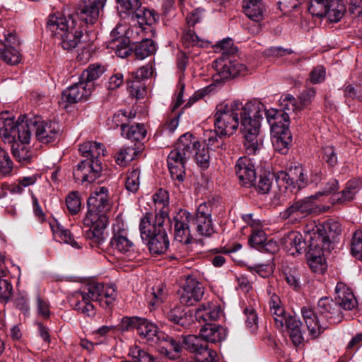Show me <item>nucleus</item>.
<instances>
[{
  "instance_id": "10",
  "label": "nucleus",
  "mask_w": 362,
  "mask_h": 362,
  "mask_svg": "<svg viewBox=\"0 0 362 362\" xmlns=\"http://www.w3.org/2000/svg\"><path fill=\"white\" fill-rule=\"evenodd\" d=\"M83 300L91 299L98 302L103 308H109L115 301L117 292L114 284L93 282L87 286V292H81Z\"/></svg>"
},
{
  "instance_id": "9",
  "label": "nucleus",
  "mask_w": 362,
  "mask_h": 362,
  "mask_svg": "<svg viewBox=\"0 0 362 362\" xmlns=\"http://www.w3.org/2000/svg\"><path fill=\"white\" fill-rule=\"evenodd\" d=\"M124 329L136 328L138 334L148 341L158 344L161 340H167L168 336L162 332H159L156 325L144 318L138 317H124L122 322Z\"/></svg>"
},
{
  "instance_id": "5",
  "label": "nucleus",
  "mask_w": 362,
  "mask_h": 362,
  "mask_svg": "<svg viewBox=\"0 0 362 362\" xmlns=\"http://www.w3.org/2000/svg\"><path fill=\"white\" fill-rule=\"evenodd\" d=\"M262 105L248 102L243 105L241 103L239 115L240 116V131L245 138L244 146L248 154H255L262 146V142L259 138L261 113Z\"/></svg>"
},
{
  "instance_id": "64",
  "label": "nucleus",
  "mask_w": 362,
  "mask_h": 362,
  "mask_svg": "<svg viewBox=\"0 0 362 362\" xmlns=\"http://www.w3.org/2000/svg\"><path fill=\"white\" fill-rule=\"evenodd\" d=\"M184 310L181 306H175L168 312L167 317L171 322L177 325H184Z\"/></svg>"
},
{
  "instance_id": "51",
  "label": "nucleus",
  "mask_w": 362,
  "mask_h": 362,
  "mask_svg": "<svg viewBox=\"0 0 362 362\" xmlns=\"http://www.w3.org/2000/svg\"><path fill=\"white\" fill-rule=\"evenodd\" d=\"M215 47L217 50L222 52L221 57L223 58H229L230 55L235 54L238 51L237 48L233 46V40L230 38L218 42Z\"/></svg>"
},
{
  "instance_id": "18",
  "label": "nucleus",
  "mask_w": 362,
  "mask_h": 362,
  "mask_svg": "<svg viewBox=\"0 0 362 362\" xmlns=\"http://www.w3.org/2000/svg\"><path fill=\"white\" fill-rule=\"evenodd\" d=\"M123 119L125 121L128 119L125 112H119L113 117V122L116 123L117 126L119 125V122H122L120 126L122 134L124 136L132 141H140L144 139L147 134L144 124L138 123L128 126L123 122Z\"/></svg>"
},
{
  "instance_id": "26",
  "label": "nucleus",
  "mask_w": 362,
  "mask_h": 362,
  "mask_svg": "<svg viewBox=\"0 0 362 362\" xmlns=\"http://www.w3.org/2000/svg\"><path fill=\"white\" fill-rule=\"evenodd\" d=\"M199 148V141L192 134L186 133L179 138L176 147L173 150L180 153V156L187 160L193 156Z\"/></svg>"
},
{
  "instance_id": "37",
  "label": "nucleus",
  "mask_w": 362,
  "mask_h": 362,
  "mask_svg": "<svg viewBox=\"0 0 362 362\" xmlns=\"http://www.w3.org/2000/svg\"><path fill=\"white\" fill-rule=\"evenodd\" d=\"M105 67L100 64H93L88 66L81 74L79 79L84 83L93 84L105 72Z\"/></svg>"
},
{
  "instance_id": "58",
  "label": "nucleus",
  "mask_w": 362,
  "mask_h": 362,
  "mask_svg": "<svg viewBox=\"0 0 362 362\" xmlns=\"http://www.w3.org/2000/svg\"><path fill=\"white\" fill-rule=\"evenodd\" d=\"M274 318L275 325L278 329H283L284 328L286 319L288 317L283 306L276 308L270 311Z\"/></svg>"
},
{
  "instance_id": "61",
  "label": "nucleus",
  "mask_w": 362,
  "mask_h": 362,
  "mask_svg": "<svg viewBox=\"0 0 362 362\" xmlns=\"http://www.w3.org/2000/svg\"><path fill=\"white\" fill-rule=\"evenodd\" d=\"M153 291L151 293V298L148 300V305L152 308H156L160 305L165 299V293L162 287H157L152 288Z\"/></svg>"
},
{
  "instance_id": "41",
  "label": "nucleus",
  "mask_w": 362,
  "mask_h": 362,
  "mask_svg": "<svg viewBox=\"0 0 362 362\" xmlns=\"http://www.w3.org/2000/svg\"><path fill=\"white\" fill-rule=\"evenodd\" d=\"M182 344L184 348L189 352L194 353L195 354L200 351V349L205 346L206 341L203 340V338L197 335H187L182 336Z\"/></svg>"
},
{
  "instance_id": "6",
  "label": "nucleus",
  "mask_w": 362,
  "mask_h": 362,
  "mask_svg": "<svg viewBox=\"0 0 362 362\" xmlns=\"http://www.w3.org/2000/svg\"><path fill=\"white\" fill-rule=\"evenodd\" d=\"M341 233V224L334 220H328L317 228V233L311 238L312 243L308 246V253L312 257L311 262H315L320 256L321 250H329L332 240Z\"/></svg>"
},
{
  "instance_id": "60",
  "label": "nucleus",
  "mask_w": 362,
  "mask_h": 362,
  "mask_svg": "<svg viewBox=\"0 0 362 362\" xmlns=\"http://www.w3.org/2000/svg\"><path fill=\"white\" fill-rule=\"evenodd\" d=\"M12 169L13 162L8 153L0 147V173L3 175H8Z\"/></svg>"
},
{
  "instance_id": "20",
  "label": "nucleus",
  "mask_w": 362,
  "mask_h": 362,
  "mask_svg": "<svg viewBox=\"0 0 362 362\" xmlns=\"http://www.w3.org/2000/svg\"><path fill=\"white\" fill-rule=\"evenodd\" d=\"M280 181L286 185V188L288 186H291L296 191H298L305 187L308 179L305 176L304 170L301 167H295L288 172L279 171L276 173V182H279Z\"/></svg>"
},
{
  "instance_id": "52",
  "label": "nucleus",
  "mask_w": 362,
  "mask_h": 362,
  "mask_svg": "<svg viewBox=\"0 0 362 362\" xmlns=\"http://www.w3.org/2000/svg\"><path fill=\"white\" fill-rule=\"evenodd\" d=\"M66 204L70 214H76L80 211L81 206L78 192L74 191L69 193L66 198Z\"/></svg>"
},
{
  "instance_id": "40",
  "label": "nucleus",
  "mask_w": 362,
  "mask_h": 362,
  "mask_svg": "<svg viewBox=\"0 0 362 362\" xmlns=\"http://www.w3.org/2000/svg\"><path fill=\"white\" fill-rule=\"evenodd\" d=\"M156 52V46L154 42L151 39H145L136 45L134 49V54L139 59L144 58L154 54Z\"/></svg>"
},
{
  "instance_id": "17",
  "label": "nucleus",
  "mask_w": 362,
  "mask_h": 362,
  "mask_svg": "<svg viewBox=\"0 0 362 362\" xmlns=\"http://www.w3.org/2000/svg\"><path fill=\"white\" fill-rule=\"evenodd\" d=\"M235 174L239 180L240 184L247 188L255 186L256 180V172L255 166L247 157L240 158L235 166Z\"/></svg>"
},
{
  "instance_id": "48",
  "label": "nucleus",
  "mask_w": 362,
  "mask_h": 362,
  "mask_svg": "<svg viewBox=\"0 0 362 362\" xmlns=\"http://www.w3.org/2000/svg\"><path fill=\"white\" fill-rule=\"evenodd\" d=\"M358 189L354 182H348L346 187L336 194V200L339 203H346L354 199Z\"/></svg>"
},
{
  "instance_id": "57",
  "label": "nucleus",
  "mask_w": 362,
  "mask_h": 362,
  "mask_svg": "<svg viewBox=\"0 0 362 362\" xmlns=\"http://www.w3.org/2000/svg\"><path fill=\"white\" fill-rule=\"evenodd\" d=\"M120 7L127 11H132L135 13L136 18H140L141 13L139 8L141 6V0H116Z\"/></svg>"
},
{
  "instance_id": "8",
  "label": "nucleus",
  "mask_w": 362,
  "mask_h": 362,
  "mask_svg": "<svg viewBox=\"0 0 362 362\" xmlns=\"http://www.w3.org/2000/svg\"><path fill=\"white\" fill-rule=\"evenodd\" d=\"M241 103L235 100L217 107L214 115V125L222 135H233L239 126V111Z\"/></svg>"
},
{
  "instance_id": "38",
  "label": "nucleus",
  "mask_w": 362,
  "mask_h": 362,
  "mask_svg": "<svg viewBox=\"0 0 362 362\" xmlns=\"http://www.w3.org/2000/svg\"><path fill=\"white\" fill-rule=\"evenodd\" d=\"M272 134V144L274 149L281 154H286L288 151V146L292 141L291 132H284L281 134Z\"/></svg>"
},
{
  "instance_id": "21",
  "label": "nucleus",
  "mask_w": 362,
  "mask_h": 362,
  "mask_svg": "<svg viewBox=\"0 0 362 362\" xmlns=\"http://www.w3.org/2000/svg\"><path fill=\"white\" fill-rule=\"evenodd\" d=\"M111 248L117 251L128 259L136 257V252L133 242L127 237L125 230H119L114 233L110 242Z\"/></svg>"
},
{
  "instance_id": "22",
  "label": "nucleus",
  "mask_w": 362,
  "mask_h": 362,
  "mask_svg": "<svg viewBox=\"0 0 362 362\" xmlns=\"http://www.w3.org/2000/svg\"><path fill=\"white\" fill-rule=\"evenodd\" d=\"M175 240L188 244L192 238L189 223L191 222V215L187 211L177 214L173 218Z\"/></svg>"
},
{
  "instance_id": "25",
  "label": "nucleus",
  "mask_w": 362,
  "mask_h": 362,
  "mask_svg": "<svg viewBox=\"0 0 362 362\" xmlns=\"http://www.w3.org/2000/svg\"><path fill=\"white\" fill-rule=\"evenodd\" d=\"M153 74V67L151 64H146L138 69L133 73V77L135 80H128L127 81L128 89L131 94L136 98L143 97L144 88L141 90V81L148 78Z\"/></svg>"
},
{
  "instance_id": "2",
  "label": "nucleus",
  "mask_w": 362,
  "mask_h": 362,
  "mask_svg": "<svg viewBox=\"0 0 362 362\" xmlns=\"http://www.w3.org/2000/svg\"><path fill=\"white\" fill-rule=\"evenodd\" d=\"M170 227L168 214L162 210L154 217L146 213L141 219L139 230L142 240L146 243L153 255L164 254L169 247L167 229Z\"/></svg>"
},
{
  "instance_id": "27",
  "label": "nucleus",
  "mask_w": 362,
  "mask_h": 362,
  "mask_svg": "<svg viewBox=\"0 0 362 362\" xmlns=\"http://www.w3.org/2000/svg\"><path fill=\"white\" fill-rule=\"evenodd\" d=\"M281 243L285 249L293 256L306 250V243L303 235L297 231L288 233L281 239Z\"/></svg>"
},
{
  "instance_id": "30",
  "label": "nucleus",
  "mask_w": 362,
  "mask_h": 362,
  "mask_svg": "<svg viewBox=\"0 0 362 362\" xmlns=\"http://www.w3.org/2000/svg\"><path fill=\"white\" fill-rule=\"evenodd\" d=\"M199 335L206 343H218L226 339V330L221 325L206 323L199 331Z\"/></svg>"
},
{
  "instance_id": "59",
  "label": "nucleus",
  "mask_w": 362,
  "mask_h": 362,
  "mask_svg": "<svg viewBox=\"0 0 362 362\" xmlns=\"http://www.w3.org/2000/svg\"><path fill=\"white\" fill-rule=\"evenodd\" d=\"M322 158L331 168L334 167L338 163L337 153L332 146L322 148Z\"/></svg>"
},
{
  "instance_id": "63",
  "label": "nucleus",
  "mask_w": 362,
  "mask_h": 362,
  "mask_svg": "<svg viewBox=\"0 0 362 362\" xmlns=\"http://www.w3.org/2000/svg\"><path fill=\"white\" fill-rule=\"evenodd\" d=\"M210 156L208 148H202L195 152V160L197 165L203 169H206L209 166Z\"/></svg>"
},
{
  "instance_id": "3",
  "label": "nucleus",
  "mask_w": 362,
  "mask_h": 362,
  "mask_svg": "<svg viewBox=\"0 0 362 362\" xmlns=\"http://www.w3.org/2000/svg\"><path fill=\"white\" fill-rule=\"evenodd\" d=\"M317 314L327 322H320L316 313L308 307L301 308V314L311 339H317L330 325H337L343 319V313L336 300L328 297L321 298L317 305Z\"/></svg>"
},
{
  "instance_id": "7",
  "label": "nucleus",
  "mask_w": 362,
  "mask_h": 362,
  "mask_svg": "<svg viewBox=\"0 0 362 362\" xmlns=\"http://www.w3.org/2000/svg\"><path fill=\"white\" fill-rule=\"evenodd\" d=\"M0 136L4 142L8 144L16 141L29 143L30 127L28 122L23 119L20 121V118L15 122L8 112L0 113Z\"/></svg>"
},
{
  "instance_id": "19",
  "label": "nucleus",
  "mask_w": 362,
  "mask_h": 362,
  "mask_svg": "<svg viewBox=\"0 0 362 362\" xmlns=\"http://www.w3.org/2000/svg\"><path fill=\"white\" fill-rule=\"evenodd\" d=\"M93 84L84 83L79 81L70 86L62 93V99L69 104L77 103L86 100L93 90Z\"/></svg>"
},
{
  "instance_id": "29",
  "label": "nucleus",
  "mask_w": 362,
  "mask_h": 362,
  "mask_svg": "<svg viewBox=\"0 0 362 362\" xmlns=\"http://www.w3.org/2000/svg\"><path fill=\"white\" fill-rule=\"evenodd\" d=\"M187 159L180 156V153L172 150L168 156V166L172 178L183 182L185 175V162Z\"/></svg>"
},
{
  "instance_id": "36",
  "label": "nucleus",
  "mask_w": 362,
  "mask_h": 362,
  "mask_svg": "<svg viewBox=\"0 0 362 362\" xmlns=\"http://www.w3.org/2000/svg\"><path fill=\"white\" fill-rule=\"evenodd\" d=\"M51 227L54 234L64 243L69 244L74 248H81V245L74 239V237L69 229L65 228L58 223H56L55 225L51 224Z\"/></svg>"
},
{
  "instance_id": "23",
  "label": "nucleus",
  "mask_w": 362,
  "mask_h": 362,
  "mask_svg": "<svg viewBox=\"0 0 362 362\" xmlns=\"http://www.w3.org/2000/svg\"><path fill=\"white\" fill-rule=\"evenodd\" d=\"M335 300L340 309L352 310L357 308L358 301L353 291L342 282L337 283L335 288Z\"/></svg>"
},
{
  "instance_id": "44",
  "label": "nucleus",
  "mask_w": 362,
  "mask_h": 362,
  "mask_svg": "<svg viewBox=\"0 0 362 362\" xmlns=\"http://www.w3.org/2000/svg\"><path fill=\"white\" fill-rule=\"evenodd\" d=\"M191 221L196 226L199 234L202 236L210 237L214 233L211 218H196L191 217Z\"/></svg>"
},
{
  "instance_id": "49",
  "label": "nucleus",
  "mask_w": 362,
  "mask_h": 362,
  "mask_svg": "<svg viewBox=\"0 0 362 362\" xmlns=\"http://www.w3.org/2000/svg\"><path fill=\"white\" fill-rule=\"evenodd\" d=\"M351 251L354 257L362 260V230H356L351 242Z\"/></svg>"
},
{
  "instance_id": "12",
  "label": "nucleus",
  "mask_w": 362,
  "mask_h": 362,
  "mask_svg": "<svg viewBox=\"0 0 362 362\" xmlns=\"http://www.w3.org/2000/svg\"><path fill=\"white\" fill-rule=\"evenodd\" d=\"M214 68L216 74L214 76L215 81H223L244 76L247 73V66L232 58L219 57L214 62Z\"/></svg>"
},
{
  "instance_id": "15",
  "label": "nucleus",
  "mask_w": 362,
  "mask_h": 362,
  "mask_svg": "<svg viewBox=\"0 0 362 362\" xmlns=\"http://www.w3.org/2000/svg\"><path fill=\"white\" fill-rule=\"evenodd\" d=\"M179 293L180 303L192 306L202 300L204 287L196 278L187 276Z\"/></svg>"
},
{
  "instance_id": "11",
  "label": "nucleus",
  "mask_w": 362,
  "mask_h": 362,
  "mask_svg": "<svg viewBox=\"0 0 362 362\" xmlns=\"http://www.w3.org/2000/svg\"><path fill=\"white\" fill-rule=\"evenodd\" d=\"M315 197L311 196L295 201L280 213L282 219L289 220L293 223H299L316 210Z\"/></svg>"
},
{
  "instance_id": "14",
  "label": "nucleus",
  "mask_w": 362,
  "mask_h": 362,
  "mask_svg": "<svg viewBox=\"0 0 362 362\" xmlns=\"http://www.w3.org/2000/svg\"><path fill=\"white\" fill-rule=\"evenodd\" d=\"M102 170L101 160L86 159L74 169L73 175L76 182L91 183L100 177Z\"/></svg>"
},
{
  "instance_id": "33",
  "label": "nucleus",
  "mask_w": 362,
  "mask_h": 362,
  "mask_svg": "<svg viewBox=\"0 0 362 362\" xmlns=\"http://www.w3.org/2000/svg\"><path fill=\"white\" fill-rule=\"evenodd\" d=\"M326 18L330 22H338L344 16L346 11L343 0H327Z\"/></svg>"
},
{
  "instance_id": "50",
  "label": "nucleus",
  "mask_w": 362,
  "mask_h": 362,
  "mask_svg": "<svg viewBox=\"0 0 362 362\" xmlns=\"http://www.w3.org/2000/svg\"><path fill=\"white\" fill-rule=\"evenodd\" d=\"M217 354L209 349L207 343L195 355L197 362H217Z\"/></svg>"
},
{
  "instance_id": "53",
  "label": "nucleus",
  "mask_w": 362,
  "mask_h": 362,
  "mask_svg": "<svg viewBox=\"0 0 362 362\" xmlns=\"http://www.w3.org/2000/svg\"><path fill=\"white\" fill-rule=\"evenodd\" d=\"M285 280L287 284L296 291H299L301 288L300 281V273L296 268L289 269L284 272Z\"/></svg>"
},
{
  "instance_id": "56",
  "label": "nucleus",
  "mask_w": 362,
  "mask_h": 362,
  "mask_svg": "<svg viewBox=\"0 0 362 362\" xmlns=\"http://www.w3.org/2000/svg\"><path fill=\"white\" fill-rule=\"evenodd\" d=\"M281 105L282 106L284 110H287L288 112H296L302 110L299 102L296 100V99L290 94L286 95L284 98H281Z\"/></svg>"
},
{
  "instance_id": "1",
  "label": "nucleus",
  "mask_w": 362,
  "mask_h": 362,
  "mask_svg": "<svg viewBox=\"0 0 362 362\" xmlns=\"http://www.w3.org/2000/svg\"><path fill=\"white\" fill-rule=\"evenodd\" d=\"M108 190L100 187L94 191L87 200L88 212L83 219V224L89 228L85 233L91 244L100 246L105 241L104 231L107 223V212L110 209Z\"/></svg>"
},
{
  "instance_id": "35",
  "label": "nucleus",
  "mask_w": 362,
  "mask_h": 362,
  "mask_svg": "<svg viewBox=\"0 0 362 362\" xmlns=\"http://www.w3.org/2000/svg\"><path fill=\"white\" fill-rule=\"evenodd\" d=\"M130 40L125 36H120L115 40H111L107 47L115 50V54L121 58L129 56L132 49L129 47Z\"/></svg>"
},
{
  "instance_id": "32",
  "label": "nucleus",
  "mask_w": 362,
  "mask_h": 362,
  "mask_svg": "<svg viewBox=\"0 0 362 362\" xmlns=\"http://www.w3.org/2000/svg\"><path fill=\"white\" fill-rule=\"evenodd\" d=\"M79 151L87 159L100 160V158L105 156L106 151L104 145L96 141H86L81 144Z\"/></svg>"
},
{
  "instance_id": "55",
  "label": "nucleus",
  "mask_w": 362,
  "mask_h": 362,
  "mask_svg": "<svg viewBox=\"0 0 362 362\" xmlns=\"http://www.w3.org/2000/svg\"><path fill=\"white\" fill-rule=\"evenodd\" d=\"M267 235L262 230H255L249 238L250 245L258 250H262L264 242L267 240Z\"/></svg>"
},
{
  "instance_id": "62",
  "label": "nucleus",
  "mask_w": 362,
  "mask_h": 362,
  "mask_svg": "<svg viewBox=\"0 0 362 362\" xmlns=\"http://www.w3.org/2000/svg\"><path fill=\"white\" fill-rule=\"evenodd\" d=\"M316 91L314 88H309L303 90L300 94L298 95V102L299 104L303 109L308 106L315 97Z\"/></svg>"
},
{
  "instance_id": "45",
  "label": "nucleus",
  "mask_w": 362,
  "mask_h": 362,
  "mask_svg": "<svg viewBox=\"0 0 362 362\" xmlns=\"http://www.w3.org/2000/svg\"><path fill=\"white\" fill-rule=\"evenodd\" d=\"M140 174L141 171L138 168L128 171L125 181V187L127 191L132 193L138 191L140 185Z\"/></svg>"
},
{
  "instance_id": "16",
  "label": "nucleus",
  "mask_w": 362,
  "mask_h": 362,
  "mask_svg": "<svg viewBox=\"0 0 362 362\" xmlns=\"http://www.w3.org/2000/svg\"><path fill=\"white\" fill-rule=\"evenodd\" d=\"M30 132L35 131L37 139L44 144L54 141L59 136V129L57 123L41 121L40 118L30 119L28 122Z\"/></svg>"
},
{
  "instance_id": "46",
  "label": "nucleus",
  "mask_w": 362,
  "mask_h": 362,
  "mask_svg": "<svg viewBox=\"0 0 362 362\" xmlns=\"http://www.w3.org/2000/svg\"><path fill=\"white\" fill-rule=\"evenodd\" d=\"M243 9L245 15L255 22H259L263 18V8L260 3L244 2Z\"/></svg>"
},
{
  "instance_id": "42",
  "label": "nucleus",
  "mask_w": 362,
  "mask_h": 362,
  "mask_svg": "<svg viewBox=\"0 0 362 362\" xmlns=\"http://www.w3.org/2000/svg\"><path fill=\"white\" fill-rule=\"evenodd\" d=\"M274 178L276 180V174L270 172L264 173L259 175L258 182L257 185L255 184L254 187L259 194H268L272 189Z\"/></svg>"
},
{
  "instance_id": "4",
  "label": "nucleus",
  "mask_w": 362,
  "mask_h": 362,
  "mask_svg": "<svg viewBox=\"0 0 362 362\" xmlns=\"http://www.w3.org/2000/svg\"><path fill=\"white\" fill-rule=\"evenodd\" d=\"M47 29L64 50H72L83 43L89 44L88 33H83L82 30H77L71 17L67 19L59 13L50 15L47 22Z\"/></svg>"
},
{
  "instance_id": "43",
  "label": "nucleus",
  "mask_w": 362,
  "mask_h": 362,
  "mask_svg": "<svg viewBox=\"0 0 362 362\" xmlns=\"http://www.w3.org/2000/svg\"><path fill=\"white\" fill-rule=\"evenodd\" d=\"M270 127L272 134H281L284 132H290L288 129L289 116L288 112H283L282 114H279L274 121L272 120Z\"/></svg>"
},
{
  "instance_id": "28",
  "label": "nucleus",
  "mask_w": 362,
  "mask_h": 362,
  "mask_svg": "<svg viewBox=\"0 0 362 362\" xmlns=\"http://www.w3.org/2000/svg\"><path fill=\"white\" fill-rule=\"evenodd\" d=\"M187 159L180 156V153L172 150L168 156V166L172 178L183 182L185 175V162Z\"/></svg>"
},
{
  "instance_id": "31",
  "label": "nucleus",
  "mask_w": 362,
  "mask_h": 362,
  "mask_svg": "<svg viewBox=\"0 0 362 362\" xmlns=\"http://www.w3.org/2000/svg\"><path fill=\"white\" fill-rule=\"evenodd\" d=\"M158 351L160 354L165 355L169 359H176L180 356L184 346L182 341H177L168 336L167 340H161L158 342Z\"/></svg>"
},
{
  "instance_id": "13",
  "label": "nucleus",
  "mask_w": 362,
  "mask_h": 362,
  "mask_svg": "<svg viewBox=\"0 0 362 362\" xmlns=\"http://www.w3.org/2000/svg\"><path fill=\"white\" fill-rule=\"evenodd\" d=\"M107 0H81L77 4L74 13L78 19L88 25H94L100 17Z\"/></svg>"
},
{
  "instance_id": "54",
  "label": "nucleus",
  "mask_w": 362,
  "mask_h": 362,
  "mask_svg": "<svg viewBox=\"0 0 362 362\" xmlns=\"http://www.w3.org/2000/svg\"><path fill=\"white\" fill-rule=\"evenodd\" d=\"M327 0H311L308 7L309 12L319 18L326 17Z\"/></svg>"
},
{
  "instance_id": "24",
  "label": "nucleus",
  "mask_w": 362,
  "mask_h": 362,
  "mask_svg": "<svg viewBox=\"0 0 362 362\" xmlns=\"http://www.w3.org/2000/svg\"><path fill=\"white\" fill-rule=\"evenodd\" d=\"M223 310L220 305L212 302L204 303L195 309L194 317L199 322L216 321L220 318Z\"/></svg>"
},
{
  "instance_id": "39",
  "label": "nucleus",
  "mask_w": 362,
  "mask_h": 362,
  "mask_svg": "<svg viewBox=\"0 0 362 362\" xmlns=\"http://www.w3.org/2000/svg\"><path fill=\"white\" fill-rule=\"evenodd\" d=\"M182 43L186 47H208L210 42L199 38L195 32L191 29L186 30L183 33Z\"/></svg>"
},
{
  "instance_id": "47",
  "label": "nucleus",
  "mask_w": 362,
  "mask_h": 362,
  "mask_svg": "<svg viewBox=\"0 0 362 362\" xmlns=\"http://www.w3.org/2000/svg\"><path fill=\"white\" fill-rule=\"evenodd\" d=\"M138 151L133 147L122 148L115 156L117 165L125 166L129 162L134 159Z\"/></svg>"
},
{
  "instance_id": "34",
  "label": "nucleus",
  "mask_w": 362,
  "mask_h": 362,
  "mask_svg": "<svg viewBox=\"0 0 362 362\" xmlns=\"http://www.w3.org/2000/svg\"><path fill=\"white\" fill-rule=\"evenodd\" d=\"M11 144L12 154L16 160L22 164H28L32 161L33 158V153L25 145L28 143L16 141H13Z\"/></svg>"
}]
</instances>
